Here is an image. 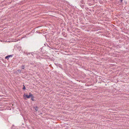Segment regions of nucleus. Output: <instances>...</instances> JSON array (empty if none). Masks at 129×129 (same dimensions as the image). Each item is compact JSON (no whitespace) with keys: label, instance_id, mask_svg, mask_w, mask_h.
<instances>
[{"label":"nucleus","instance_id":"obj_1","mask_svg":"<svg viewBox=\"0 0 129 129\" xmlns=\"http://www.w3.org/2000/svg\"><path fill=\"white\" fill-rule=\"evenodd\" d=\"M33 96V95L31 93H29V95H28L27 94H24L23 95L24 97H26L28 99H29L31 97H32Z\"/></svg>","mask_w":129,"mask_h":129},{"label":"nucleus","instance_id":"obj_2","mask_svg":"<svg viewBox=\"0 0 129 129\" xmlns=\"http://www.w3.org/2000/svg\"><path fill=\"white\" fill-rule=\"evenodd\" d=\"M34 108L36 110V112H37L38 111L39 108L37 106L34 107Z\"/></svg>","mask_w":129,"mask_h":129},{"label":"nucleus","instance_id":"obj_3","mask_svg":"<svg viewBox=\"0 0 129 129\" xmlns=\"http://www.w3.org/2000/svg\"><path fill=\"white\" fill-rule=\"evenodd\" d=\"M13 56V55H10L8 56H7L5 57V58L6 59H9V58L11 57H12Z\"/></svg>","mask_w":129,"mask_h":129},{"label":"nucleus","instance_id":"obj_4","mask_svg":"<svg viewBox=\"0 0 129 129\" xmlns=\"http://www.w3.org/2000/svg\"><path fill=\"white\" fill-rule=\"evenodd\" d=\"M21 69H22L24 70V69L25 68V65H23L22 66H21Z\"/></svg>","mask_w":129,"mask_h":129},{"label":"nucleus","instance_id":"obj_5","mask_svg":"<svg viewBox=\"0 0 129 129\" xmlns=\"http://www.w3.org/2000/svg\"><path fill=\"white\" fill-rule=\"evenodd\" d=\"M32 98H31V100H32V101H34V99L33 98H34V97L33 96L32 97H31Z\"/></svg>","mask_w":129,"mask_h":129},{"label":"nucleus","instance_id":"obj_6","mask_svg":"<svg viewBox=\"0 0 129 129\" xmlns=\"http://www.w3.org/2000/svg\"><path fill=\"white\" fill-rule=\"evenodd\" d=\"M19 73H20L21 72V70H18L17 71Z\"/></svg>","mask_w":129,"mask_h":129},{"label":"nucleus","instance_id":"obj_7","mask_svg":"<svg viewBox=\"0 0 129 129\" xmlns=\"http://www.w3.org/2000/svg\"><path fill=\"white\" fill-rule=\"evenodd\" d=\"M23 87L22 88L23 89H25V87L24 85H23Z\"/></svg>","mask_w":129,"mask_h":129},{"label":"nucleus","instance_id":"obj_8","mask_svg":"<svg viewBox=\"0 0 129 129\" xmlns=\"http://www.w3.org/2000/svg\"><path fill=\"white\" fill-rule=\"evenodd\" d=\"M123 0H120V1H121V2H122V1Z\"/></svg>","mask_w":129,"mask_h":129}]
</instances>
